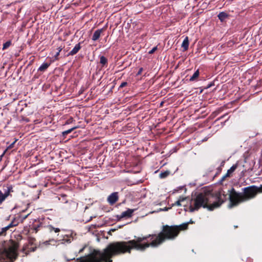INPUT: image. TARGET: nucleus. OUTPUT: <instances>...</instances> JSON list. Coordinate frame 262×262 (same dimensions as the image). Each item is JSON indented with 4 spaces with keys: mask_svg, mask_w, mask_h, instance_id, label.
Here are the masks:
<instances>
[{
    "mask_svg": "<svg viewBox=\"0 0 262 262\" xmlns=\"http://www.w3.org/2000/svg\"><path fill=\"white\" fill-rule=\"evenodd\" d=\"M16 257V249L15 247L0 249V262H12Z\"/></svg>",
    "mask_w": 262,
    "mask_h": 262,
    "instance_id": "obj_3",
    "label": "nucleus"
},
{
    "mask_svg": "<svg viewBox=\"0 0 262 262\" xmlns=\"http://www.w3.org/2000/svg\"><path fill=\"white\" fill-rule=\"evenodd\" d=\"M61 240L62 241V243H71L72 240V238L69 236L68 235H64L63 236V238Z\"/></svg>",
    "mask_w": 262,
    "mask_h": 262,
    "instance_id": "obj_14",
    "label": "nucleus"
},
{
    "mask_svg": "<svg viewBox=\"0 0 262 262\" xmlns=\"http://www.w3.org/2000/svg\"><path fill=\"white\" fill-rule=\"evenodd\" d=\"M237 167V164L233 165L228 170L227 173L223 177L222 180H224L226 177H230L231 173L235 171Z\"/></svg>",
    "mask_w": 262,
    "mask_h": 262,
    "instance_id": "obj_6",
    "label": "nucleus"
},
{
    "mask_svg": "<svg viewBox=\"0 0 262 262\" xmlns=\"http://www.w3.org/2000/svg\"><path fill=\"white\" fill-rule=\"evenodd\" d=\"M126 85H127V82H122V83L120 84V88H123V87H124V86H126Z\"/></svg>",
    "mask_w": 262,
    "mask_h": 262,
    "instance_id": "obj_27",
    "label": "nucleus"
},
{
    "mask_svg": "<svg viewBox=\"0 0 262 262\" xmlns=\"http://www.w3.org/2000/svg\"><path fill=\"white\" fill-rule=\"evenodd\" d=\"M84 248H83L82 249H81L80 250H79V253L83 251V249H84Z\"/></svg>",
    "mask_w": 262,
    "mask_h": 262,
    "instance_id": "obj_33",
    "label": "nucleus"
},
{
    "mask_svg": "<svg viewBox=\"0 0 262 262\" xmlns=\"http://www.w3.org/2000/svg\"><path fill=\"white\" fill-rule=\"evenodd\" d=\"M60 52L58 51L54 55L55 59L57 60L58 59V56L59 55Z\"/></svg>",
    "mask_w": 262,
    "mask_h": 262,
    "instance_id": "obj_26",
    "label": "nucleus"
},
{
    "mask_svg": "<svg viewBox=\"0 0 262 262\" xmlns=\"http://www.w3.org/2000/svg\"><path fill=\"white\" fill-rule=\"evenodd\" d=\"M40 225H38L37 227H34L32 229L35 231V233H36L38 229L40 228Z\"/></svg>",
    "mask_w": 262,
    "mask_h": 262,
    "instance_id": "obj_25",
    "label": "nucleus"
},
{
    "mask_svg": "<svg viewBox=\"0 0 262 262\" xmlns=\"http://www.w3.org/2000/svg\"><path fill=\"white\" fill-rule=\"evenodd\" d=\"M189 47V40L188 37H185L184 39L182 44V47L184 49V51H186L188 49Z\"/></svg>",
    "mask_w": 262,
    "mask_h": 262,
    "instance_id": "obj_10",
    "label": "nucleus"
},
{
    "mask_svg": "<svg viewBox=\"0 0 262 262\" xmlns=\"http://www.w3.org/2000/svg\"><path fill=\"white\" fill-rule=\"evenodd\" d=\"M12 191V187H8L7 189L5 190L3 193L0 190V205H1L3 202L6 199V198L10 195L11 192Z\"/></svg>",
    "mask_w": 262,
    "mask_h": 262,
    "instance_id": "obj_4",
    "label": "nucleus"
},
{
    "mask_svg": "<svg viewBox=\"0 0 262 262\" xmlns=\"http://www.w3.org/2000/svg\"><path fill=\"white\" fill-rule=\"evenodd\" d=\"M168 209H169V208L165 207L163 209V210L167 211Z\"/></svg>",
    "mask_w": 262,
    "mask_h": 262,
    "instance_id": "obj_32",
    "label": "nucleus"
},
{
    "mask_svg": "<svg viewBox=\"0 0 262 262\" xmlns=\"http://www.w3.org/2000/svg\"><path fill=\"white\" fill-rule=\"evenodd\" d=\"M62 48L61 47H59V48H58V51H59V52H61V51L62 50Z\"/></svg>",
    "mask_w": 262,
    "mask_h": 262,
    "instance_id": "obj_31",
    "label": "nucleus"
},
{
    "mask_svg": "<svg viewBox=\"0 0 262 262\" xmlns=\"http://www.w3.org/2000/svg\"><path fill=\"white\" fill-rule=\"evenodd\" d=\"M217 16L221 21H223L227 17L228 15L226 13L222 12L219 14Z\"/></svg>",
    "mask_w": 262,
    "mask_h": 262,
    "instance_id": "obj_13",
    "label": "nucleus"
},
{
    "mask_svg": "<svg viewBox=\"0 0 262 262\" xmlns=\"http://www.w3.org/2000/svg\"><path fill=\"white\" fill-rule=\"evenodd\" d=\"M185 200V198H180V199L175 202V203L173 204H172V206H181V203L182 202H183L184 200Z\"/></svg>",
    "mask_w": 262,
    "mask_h": 262,
    "instance_id": "obj_17",
    "label": "nucleus"
},
{
    "mask_svg": "<svg viewBox=\"0 0 262 262\" xmlns=\"http://www.w3.org/2000/svg\"><path fill=\"white\" fill-rule=\"evenodd\" d=\"M199 76V70H197L193 74V75L190 77L189 80L190 81H193L194 80H195Z\"/></svg>",
    "mask_w": 262,
    "mask_h": 262,
    "instance_id": "obj_16",
    "label": "nucleus"
},
{
    "mask_svg": "<svg viewBox=\"0 0 262 262\" xmlns=\"http://www.w3.org/2000/svg\"><path fill=\"white\" fill-rule=\"evenodd\" d=\"M11 45V41L10 40L7 41L3 45V50H6Z\"/></svg>",
    "mask_w": 262,
    "mask_h": 262,
    "instance_id": "obj_19",
    "label": "nucleus"
},
{
    "mask_svg": "<svg viewBox=\"0 0 262 262\" xmlns=\"http://www.w3.org/2000/svg\"><path fill=\"white\" fill-rule=\"evenodd\" d=\"M15 142H16V140H15L14 142H13L12 143H11V144L9 146V147H8V148H9V149H10V148H12V147H13V146H14V144H15Z\"/></svg>",
    "mask_w": 262,
    "mask_h": 262,
    "instance_id": "obj_28",
    "label": "nucleus"
},
{
    "mask_svg": "<svg viewBox=\"0 0 262 262\" xmlns=\"http://www.w3.org/2000/svg\"><path fill=\"white\" fill-rule=\"evenodd\" d=\"M170 173L169 171H165L164 172H162L160 174V178L161 179H164L166 178Z\"/></svg>",
    "mask_w": 262,
    "mask_h": 262,
    "instance_id": "obj_18",
    "label": "nucleus"
},
{
    "mask_svg": "<svg viewBox=\"0 0 262 262\" xmlns=\"http://www.w3.org/2000/svg\"><path fill=\"white\" fill-rule=\"evenodd\" d=\"M81 49L80 43H79L76 44L74 48L69 53L68 55H74L78 53L79 50Z\"/></svg>",
    "mask_w": 262,
    "mask_h": 262,
    "instance_id": "obj_7",
    "label": "nucleus"
},
{
    "mask_svg": "<svg viewBox=\"0 0 262 262\" xmlns=\"http://www.w3.org/2000/svg\"><path fill=\"white\" fill-rule=\"evenodd\" d=\"M243 192H238L232 188L228 190L229 193V208L237 206L240 203L253 199L257 193L262 192V185L257 187L253 185L243 189Z\"/></svg>",
    "mask_w": 262,
    "mask_h": 262,
    "instance_id": "obj_2",
    "label": "nucleus"
},
{
    "mask_svg": "<svg viewBox=\"0 0 262 262\" xmlns=\"http://www.w3.org/2000/svg\"><path fill=\"white\" fill-rule=\"evenodd\" d=\"M100 63L102 66H104L107 63V58L103 56H101L100 57Z\"/></svg>",
    "mask_w": 262,
    "mask_h": 262,
    "instance_id": "obj_15",
    "label": "nucleus"
},
{
    "mask_svg": "<svg viewBox=\"0 0 262 262\" xmlns=\"http://www.w3.org/2000/svg\"><path fill=\"white\" fill-rule=\"evenodd\" d=\"M142 71H143V68H141L139 69V71H138V73H137V75H140V74L142 73Z\"/></svg>",
    "mask_w": 262,
    "mask_h": 262,
    "instance_id": "obj_29",
    "label": "nucleus"
},
{
    "mask_svg": "<svg viewBox=\"0 0 262 262\" xmlns=\"http://www.w3.org/2000/svg\"><path fill=\"white\" fill-rule=\"evenodd\" d=\"M237 226H234V228H237Z\"/></svg>",
    "mask_w": 262,
    "mask_h": 262,
    "instance_id": "obj_34",
    "label": "nucleus"
},
{
    "mask_svg": "<svg viewBox=\"0 0 262 262\" xmlns=\"http://www.w3.org/2000/svg\"><path fill=\"white\" fill-rule=\"evenodd\" d=\"M77 127H74L71 128V129H69L67 130L64 131L62 132V135L63 136H66L70 133H71L74 129H76Z\"/></svg>",
    "mask_w": 262,
    "mask_h": 262,
    "instance_id": "obj_20",
    "label": "nucleus"
},
{
    "mask_svg": "<svg viewBox=\"0 0 262 262\" xmlns=\"http://www.w3.org/2000/svg\"><path fill=\"white\" fill-rule=\"evenodd\" d=\"M103 31V29H98L95 31L92 36V40L96 41L99 39L101 33Z\"/></svg>",
    "mask_w": 262,
    "mask_h": 262,
    "instance_id": "obj_9",
    "label": "nucleus"
},
{
    "mask_svg": "<svg viewBox=\"0 0 262 262\" xmlns=\"http://www.w3.org/2000/svg\"><path fill=\"white\" fill-rule=\"evenodd\" d=\"M134 212V210L130 209H127L126 211L123 212L120 217V219L123 217H130Z\"/></svg>",
    "mask_w": 262,
    "mask_h": 262,
    "instance_id": "obj_8",
    "label": "nucleus"
},
{
    "mask_svg": "<svg viewBox=\"0 0 262 262\" xmlns=\"http://www.w3.org/2000/svg\"><path fill=\"white\" fill-rule=\"evenodd\" d=\"M50 242H54V241L53 239H52V240H50L49 241H46V244H50Z\"/></svg>",
    "mask_w": 262,
    "mask_h": 262,
    "instance_id": "obj_30",
    "label": "nucleus"
},
{
    "mask_svg": "<svg viewBox=\"0 0 262 262\" xmlns=\"http://www.w3.org/2000/svg\"><path fill=\"white\" fill-rule=\"evenodd\" d=\"M11 228L10 226H7L2 228L0 230V236H4L6 235L7 231Z\"/></svg>",
    "mask_w": 262,
    "mask_h": 262,
    "instance_id": "obj_11",
    "label": "nucleus"
},
{
    "mask_svg": "<svg viewBox=\"0 0 262 262\" xmlns=\"http://www.w3.org/2000/svg\"><path fill=\"white\" fill-rule=\"evenodd\" d=\"M118 200V192H113L107 198V201L110 205L114 204Z\"/></svg>",
    "mask_w": 262,
    "mask_h": 262,
    "instance_id": "obj_5",
    "label": "nucleus"
},
{
    "mask_svg": "<svg viewBox=\"0 0 262 262\" xmlns=\"http://www.w3.org/2000/svg\"><path fill=\"white\" fill-rule=\"evenodd\" d=\"M226 199V195L223 190H220L214 195L209 191L201 192L192 200L193 205L190 206L189 210L190 212H193L203 207L211 211L219 207Z\"/></svg>",
    "mask_w": 262,
    "mask_h": 262,
    "instance_id": "obj_1",
    "label": "nucleus"
},
{
    "mask_svg": "<svg viewBox=\"0 0 262 262\" xmlns=\"http://www.w3.org/2000/svg\"><path fill=\"white\" fill-rule=\"evenodd\" d=\"M157 50V47H155L151 50H150L149 51L148 53L150 54H153Z\"/></svg>",
    "mask_w": 262,
    "mask_h": 262,
    "instance_id": "obj_23",
    "label": "nucleus"
},
{
    "mask_svg": "<svg viewBox=\"0 0 262 262\" xmlns=\"http://www.w3.org/2000/svg\"><path fill=\"white\" fill-rule=\"evenodd\" d=\"M49 230L50 232H52V231H54L55 232L57 233L60 231V229L59 228H55L52 227V226H49L48 227Z\"/></svg>",
    "mask_w": 262,
    "mask_h": 262,
    "instance_id": "obj_21",
    "label": "nucleus"
},
{
    "mask_svg": "<svg viewBox=\"0 0 262 262\" xmlns=\"http://www.w3.org/2000/svg\"><path fill=\"white\" fill-rule=\"evenodd\" d=\"M29 215V213L27 215L24 216H21V217H20V220L21 221V222H23L24 220H25V219H26L27 218V217L28 216V215Z\"/></svg>",
    "mask_w": 262,
    "mask_h": 262,
    "instance_id": "obj_24",
    "label": "nucleus"
},
{
    "mask_svg": "<svg viewBox=\"0 0 262 262\" xmlns=\"http://www.w3.org/2000/svg\"><path fill=\"white\" fill-rule=\"evenodd\" d=\"M18 222L16 221H15V220H14L13 221H12V222L9 224L8 226H10L11 225V228L12 227H14V226H16L18 225Z\"/></svg>",
    "mask_w": 262,
    "mask_h": 262,
    "instance_id": "obj_22",
    "label": "nucleus"
},
{
    "mask_svg": "<svg viewBox=\"0 0 262 262\" xmlns=\"http://www.w3.org/2000/svg\"><path fill=\"white\" fill-rule=\"evenodd\" d=\"M49 66H50V64L48 63H47V62L43 63L39 67L38 71H40V72H44L48 69V68L49 67Z\"/></svg>",
    "mask_w": 262,
    "mask_h": 262,
    "instance_id": "obj_12",
    "label": "nucleus"
}]
</instances>
